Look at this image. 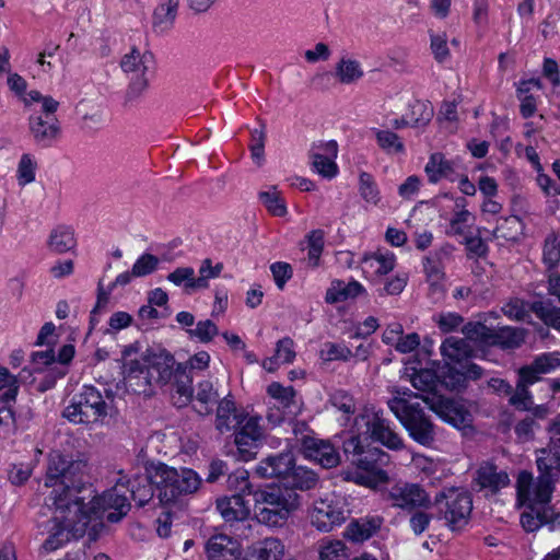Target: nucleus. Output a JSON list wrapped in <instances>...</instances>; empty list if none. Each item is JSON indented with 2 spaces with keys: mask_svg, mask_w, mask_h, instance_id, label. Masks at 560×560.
Here are the masks:
<instances>
[{
  "mask_svg": "<svg viewBox=\"0 0 560 560\" xmlns=\"http://www.w3.org/2000/svg\"><path fill=\"white\" fill-rule=\"evenodd\" d=\"M88 464L72 459L59 452H51L45 475V487L52 488L45 503L52 512L47 523L48 537L42 548L51 552L72 538L82 537L93 518L108 512L112 523L120 521L129 511L130 503L126 497L125 483L117 482L101 495L84 483Z\"/></svg>",
  "mask_w": 560,
  "mask_h": 560,
  "instance_id": "nucleus-1",
  "label": "nucleus"
},
{
  "mask_svg": "<svg viewBox=\"0 0 560 560\" xmlns=\"http://www.w3.org/2000/svg\"><path fill=\"white\" fill-rule=\"evenodd\" d=\"M149 477L162 504L174 503L182 497L196 492L201 485L200 477L192 469H177L162 463L149 468Z\"/></svg>",
  "mask_w": 560,
  "mask_h": 560,
  "instance_id": "nucleus-2",
  "label": "nucleus"
},
{
  "mask_svg": "<svg viewBox=\"0 0 560 560\" xmlns=\"http://www.w3.org/2000/svg\"><path fill=\"white\" fill-rule=\"evenodd\" d=\"M298 494L288 488L268 487L254 494L256 520L269 527H281L298 509Z\"/></svg>",
  "mask_w": 560,
  "mask_h": 560,
  "instance_id": "nucleus-3",
  "label": "nucleus"
},
{
  "mask_svg": "<svg viewBox=\"0 0 560 560\" xmlns=\"http://www.w3.org/2000/svg\"><path fill=\"white\" fill-rule=\"evenodd\" d=\"M418 396L413 393H404L388 401V407L395 417L408 431L410 438L421 445H430L434 441L435 432L431 420L425 416L419 402L411 401Z\"/></svg>",
  "mask_w": 560,
  "mask_h": 560,
  "instance_id": "nucleus-4",
  "label": "nucleus"
},
{
  "mask_svg": "<svg viewBox=\"0 0 560 560\" xmlns=\"http://www.w3.org/2000/svg\"><path fill=\"white\" fill-rule=\"evenodd\" d=\"M109 406L102 393L94 386H83L81 392L75 394L62 416L70 422L77 424L102 423L108 415Z\"/></svg>",
  "mask_w": 560,
  "mask_h": 560,
  "instance_id": "nucleus-5",
  "label": "nucleus"
},
{
  "mask_svg": "<svg viewBox=\"0 0 560 560\" xmlns=\"http://www.w3.org/2000/svg\"><path fill=\"white\" fill-rule=\"evenodd\" d=\"M355 434L369 441L378 442L385 447L394 451L404 447L402 439L390 427L389 420L374 408H365L357 416L353 424Z\"/></svg>",
  "mask_w": 560,
  "mask_h": 560,
  "instance_id": "nucleus-6",
  "label": "nucleus"
},
{
  "mask_svg": "<svg viewBox=\"0 0 560 560\" xmlns=\"http://www.w3.org/2000/svg\"><path fill=\"white\" fill-rule=\"evenodd\" d=\"M122 375L126 388L135 394L150 395L154 385V375L150 371L144 353L138 355L137 345L124 348Z\"/></svg>",
  "mask_w": 560,
  "mask_h": 560,
  "instance_id": "nucleus-7",
  "label": "nucleus"
},
{
  "mask_svg": "<svg viewBox=\"0 0 560 560\" xmlns=\"http://www.w3.org/2000/svg\"><path fill=\"white\" fill-rule=\"evenodd\" d=\"M366 440L354 434L343 442V451L347 455H352V462L362 470L373 472L377 480H387V475L380 466L385 465L388 455L378 447H372L366 444Z\"/></svg>",
  "mask_w": 560,
  "mask_h": 560,
  "instance_id": "nucleus-8",
  "label": "nucleus"
},
{
  "mask_svg": "<svg viewBox=\"0 0 560 560\" xmlns=\"http://www.w3.org/2000/svg\"><path fill=\"white\" fill-rule=\"evenodd\" d=\"M555 482L548 476L534 478L532 472L521 471L516 481L517 500L521 505L535 510L536 506L546 508L551 499Z\"/></svg>",
  "mask_w": 560,
  "mask_h": 560,
  "instance_id": "nucleus-9",
  "label": "nucleus"
},
{
  "mask_svg": "<svg viewBox=\"0 0 560 560\" xmlns=\"http://www.w3.org/2000/svg\"><path fill=\"white\" fill-rule=\"evenodd\" d=\"M151 61V55L142 54L137 48L122 56L120 68L129 79L126 94L128 102L140 97L149 88L148 72Z\"/></svg>",
  "mask_w": 560,
  "mask_h": 560,
  "instance_id": "nucleus-10",
  "label": "nucleus"
},
{
  "mask_svg": "<svg viewBox=\"0 0 560 560\" xmlns=\"http://www.w3.org/2000/svg\"><path fill=\"white\" fill-rule=\"evenodd\" d=\"M267 393L272 399L266 413V419L271 425H279L300 413L301 406L295 400V390L292 386L285 387L273 382L267 387Z\"/></svg>",
  "mask_w": 560,
  "mask_h": 560,
  "instance_id": "nucleus-11",
  "label": "nucleus"
},
{
  "mask_svg": "<svg viewBox=\"0 0 560 560\" xmlns=\"http://www.w3.org/2000/svg\"><path fill=\"white\" fill-rule=\"evenodd\" d=\"M435 503L452 529L465 525L472 510L470 494L460 489H448L440 493Z\"/></svg>",
  "mask_w": 560,
  "mask_h": 560,
  "instance_id": "nucleus-12",
  "label": "nucleus"
},
{
  "mask_svg": "<svg viewBox=\"0 0 560 560\" xmlns=\"http://www.w3.org/2000/svg\"><path fill=\"white\" fill-rule=\"evenodd\" d=\"M346 501L340 497H327L316 500L310 512L311 523L319 532L328 533L340 526L349 516Z\"/></svg>",
  "mask_w": 560,
  "mask_h": 560,
  "instance_id": "nucleus-13",
  "label": "nucleus"
},
{
  "mask_svg": "<svg viewBox=\"0 0 560 560\" xmlns=\"http://www.w3.org/2000/svg\"><path fill=\"white\" fill-rule=\"evenodd\" d=\"M420 398L441 420L454 428L465 429L471 425L472 416L460 401L441 394L421 395Z\"/></svg>",
  "mask_w": 560,
  "mask_h": 560,
  "instance_id": "nucleus-14",
  "label": "nucleus"
},
{
  "mask_svg": "<svg viewBox=\"0 0 560 560\" xmlns=\"http://www.w3.org/2000/svg\"><path fill=\"white\" fill-rule=\"evenodd\" d=\"M383 499L396 509L411 511L427 508L430 498L425 490L418 483L398 481L383 492Z\"/></svg>",
  "mask_w": 560,
  "mask_h": 560,
  "instance_id": "nucleus-15",
  "label": "nucleus"
},
{
  "mask_svg": "<svg viewBox=\"0 0 560 560\" xmlns=\"http://www.w3.org/2000/svg\"><path fill=\"white\" fill-rule=\"evenodd\" d=\"M303 455L324 468L336 467L340 462L337 448L327 440L306 434L300 439Z\"/></svg>",
  "mask_w": 560,
  "mask_h": 560,
  "instance_id": "nucleus-16",
  "label": "nucleus"
},
{
  "mask_svg": "<svg viewBox=\"0 0 560 560\" xmlns=\"http://www.w3.org/2000/svg\"><path fill=\"white\" fill-rule=\"evenodd\" d=\"M28 129L33 140L40 147H51L60 136V124L56 116L44 117L33 113L28 118Z\"/></svg>",
  "mask_w": 560,
  "mask_h": 560,
  "instance_id": "nucleus-17",
  "label": "nucleus"
},
{
  "mask_svg": "<svg viewBox=\"0 0 560 560\" xmlns=\"http://www.w3.org/2000/svg\"><path fill=\"white\" fill-rule=\"evenodd\" d=\"M396 256L389 250L377 249L366 253L361 258V268L365 278L371 281H378L394 270Z\"/></svg>",
  "mask_w": 560,
  "mask_h": 560,
  "instance_id": "nucleus-18",
  "label": "nucleus"
},
{
  "mask_svg": "<svg viewBox=\"0 0 560 560\" xmlns=\"http://www.w3.org/2000/svg\"><path fill=\"white\" fill-rule=\"evenodd\" d=\"M560 368V353L548 352L535 358V360L520 369L518 375L527 383H536L541 374H547Z\"/></svg>",
  "mask_w": 560,
  "mask_h": 560,
  "instance_id": "nucleus-19",
  "label": "nucleus"
},
{
  "mask_svg": "<svg viewBox=\"0 0 560 560\" xmlns=\"http://www.w3.org/2000/svg\"><path fill=\"white\" fill-rule=\"evenodd\" d=\"M293 465L291 453H280L268 456L256 467V474L262 478H282L284 481Z\"/></svg>",
  "mask_w": 560,
  "mask_h": 560,
  "instance_id": "nucleus-20",
  "label": "nucleus"
},
{
  "mask_svg": "<svg viewBox=\"0 0 560 560\" xmlns=\"http://www.w3.org/2000/svg\"><path fill=\"white\" fill-rule=\"evenodd\" d=\"M217 509L225 522L244 521L250 513L249 502L242 494L218 499Z\"/></svg>",
  "mask_w": 560,
  "mask_h": 560,
  "instance_id": "nucleus-21",
  "label": "nucleus"
},
{
  "mask_svg": "<svg viewBox=\"0 0 560 560\" xmlns=\"http://www.w3.org/2000/svg\"><path fill=\"white\" fill-rule=\"evenodd\" d=\"M384 520L381 516H366L349 523L343 537L353 542H362L371 538L381 528Z\"/></svg>",
  "mask_w": 560,
  "mask_h": 560,
  "instance_id": "nucleus-22",
  "label": "nucleus"
},
{
  "mask_svg": "<svg viewBox=\"0 0 560 560\" xmlns=\"http://www.w3.org/2000/svg\"><path fill=\"white\" fill-rule=\"evenodd\" d=\"M145 361L150 371L153 372L154 375V384H166L173 375H175V359L174 357L166 352L161 351L159 353L145 354Z\"/></svg>",
  "mask_w": 560,
  "mask_h": 560,
  "instance_id": "nucleus-23",
  "label": "nucleus"
},
{
  "mask_svg": "<svg viewBox=\"0 0 560 560\" xmlns=\"http://www.w3.org/2000/svg\"><path fill=\"white\" fill-rule=\"evenodd\" d=\"M206 549L210 560H236L240 555L237 541L224 534L212 536Z\"/></svg>",
  "mask_w": 560,
  "mask_h": 560,
  "instance_id": "nucleus-24",
  "label": "nucleus"
},
{
  "mask_svg": "<svg viewBox=\"0 0 560 560\" xmlns=\"http://www.w3.org/2000/svg\"><path fill=\"white\" fill-rule=\"evenodd\" d=\"M285 546L275 537H268L252 545L247 560H282Z\"/></svg>",
  "mask_w": 560,
  "mask_h": 560,
  "instance_id": "nucleus-25",
  "label": "nucleus"
},
{
  "mask_svg": "<svg viewBox=\"0 0 560 560\" xmlns=\"http://www.w3.org/2000/svg\"><path fill=\"white\" fill-rule=\"evenodd\" d=\"M363 292V285L355 280L350 282L335 280L326 291L325 301L329 304L343 302L349 299H354Z\"/></svg>",
  "mask_w": 560,
  "mask_h": 560,
  "instance_id": "nucleus-26",
  "label": "nucleus"
},
{
  "mask_svg": "<svg viewBox=\"0 0 560 560\" xmlns=\"http://www.w3.org/2000/svg\"><path fill=\"white\" fill-rule=\"evenodd\" d=\"M295 355L293 340L289 337H284L277 342L275 354L270 358H266L261 365L267 372L272 373L277 371L281 364L292 363Z\"/></svg>",
  "mask_w": 560,
  "mask_h": 560,
  "instance_id": "nucleus-27",
  "label": "nucleus"
},
{
  "mask_svg": "<svg viewBox=\"0 0 560 560\" xmlns=\"http://www.w3.org/2000/svg\"><path fill=\"white\" fill-rule=\"evenodd\" d=\"M47 246L55 254H65L72 250L77 246L73 229L68 225L56 226L48 236Z\"/></svg>",
  "mask_w": 560,
  "mask_h": 560,
  "instance_id": "nucleus-28",
  "label": "nucleus"
},
{
  "mask_svg": "<svg viewBox=\"0 0 560 560\" xmlns=\"http://www.w3.org/2000/svg\"><path fill=\"white\" fill-rule=\"evenodd\" d=\"M335 77L341 84L349 85L361 80L364 77V70L359 60L345 55L336 63Z\"/></svg>",
  "mask_w": 560,
  "mask_h": 560,
  "instance_id": "nucleus-29",
  "label": "nucleus"
},
{
  "mask_svg": "<svg viewBox=\"0 0 560 560\" xmlns=\"http://www.w3.org/2000/svg\"><path fill=\"white\" fill-rule=\"evenodd\" d=\"M241 423L235 402L229 396L219 401L215 416V429L220 433L230 432Z\"/></svg>",
  "mask_w": 560,
  "mask_h": 560,
  "instance_id": "nucleus-30",
  "label": "nucleus"
},
{
  "mask_svg": "<svg viewBox=\"0 0 560 560\" xmlns=\"http://www.w3.org/2000/svg\"><path fill=\"white\" fill-rule=\"evenodd\" d=\"M424 172L431 183H438L443 178L453 179L455 168L454 163L442 153H433L424 167Z\"/></svg>",
  "mask_w": 560,
  "mask_h": 560,
  "instance_id": "nucleus-31",
  "label": "nucleus"
},
{
  "mask_svg": "<svg viewBox=\"0 0 560 560\" xmlns=\"http://www.w3.org/2000/svg\"><path fill=\"white\" fill-rule=\"evenodd\" d=\"M174 377V402L178 407L186 406L192 398V378L183 364H177Z\"/></svg>",
  "mask_w": 560,
  "mask_h": 560,
  "instance_id": "nucleus-32",
  "label": "nucleus"
},
{
  "mask_svg": "<svg viewBox=\"0 0 560 560\" xmlns=\"http://www.w3.org/2000/svg\"><path fill=\"white\" fill-rule=\"evenodd\" d=\"M557 448H541L536 458L539 476H548L552 482H556L560 471V453Z\"/></svg>",
  "mask_w": 560,
  "mask_h": 560,
  "instance_id": "nucleus-33",
  "label": "nucleus"
},
{
  "mask_svg": "<svg viewBox=\"0 0 560 560\" xmlns=\"http://www.w3.org/2000/svg\"><path fill=\"white\" fill-rule=\"evenodd\" d=\"M466 199L460 197L454 202V214L450 219L446 233L448 235H465L472 222L471 213L465 209Z\"/></svg>",
  "mask_w": 560,
  "mask_h": 560,
  "instance_id": "nucleus-34",
  "label": "nucleus"
},
{
  "mask_svg": "<svg viewBox=\"0 0 560 560\" xmlns=\"http://www.w3.org/2000/svg\"><path fill=\"white\" fill-rule=\"evenodd\" d=\"M410 382L416 389L425 393L424 395L440 394V377L432 369H413L410 374Z\"/></svg>",
  "mask_w": 560,
  "mask_h": 560,
  "instance_id": "nucleus-35",
  "label": "nucleus"
},
{
  "mask_svg": "<svg viewBox=\"0 0 560 560\" xmlns=\"http://www.w3.org/2000/svg\"><path fill=\"white\" fill-rule=\"evenodd\" d=\"M317 481V475L313 470L303 466L295 467L293 464L284 480V485L287 486L285 488L291 487L301 490H308L314 488Z\"/></svg>",
  "mask_w": 560,
  "mask_h": 560,
  "instance_id": "nucleus-36",
  "label": "nucleus"
},
{
  "mask_svg": "<svg viewBox=\"0 0 560 560\" xmlns=\"http://www.w3.org/2000/svg\"><path fill=\"white\" fill-rule=\"evenodd\" d=\"M524 340L525 334L523 329L508 326L492 329V346L513 349L520 347Z\"/></svg>",
  "mask_w": 560,
  "mask_h": 560,
  "instance_id": "nucleus-37",
  "label": "nucleus"
},
{
  "mask_svg": "<svg viewBox=\"0 0 560 560\" xmlns=\"http://www.w3.org/2000/svg\"><path fill=\"white\" fill-rule=\"evenodd\" d=\"M318 560H348L349 549L339 539L323 538L317 545Z\"/></svg>",
  "mask_w": 560,
  "mask_h": 560,
  "instance_id": "nucleus-38",
  "label": "nucleus"
},
{
  "mask_svg": "<svg viewBox=\"0 0 560 560\" xmlns=\"http://www.w3.org/2000/svg\"><path fill=\"white\" fill-rule=\"evenodd\" d=\"M440 351L445 360L460 362L469 357L471 348L465 339L448 337L442 342Z\"/></svg>",
  "mask_w": 560,
  "mask_h": 560,
  "instance_id": "nucleus-39",
  "label": "nucleus"
},
{
  "mask_svg": "<svg viewBox=\"0 0 560 560\" xmlns=\"http://www.w3.org/2000/svg\"><path fill=\"white\" fill-rule=\"evenodd\" d=\"M127 490L131 494V499L139 505L143 506L153 497V483L149 475L147 477H137L133 480H127Z\"/></svg>",
  "mask_w": 560,
  "mask_h": 560,
  "instance_id": "nucleus-40",
  "label": "nucleus"
},
{
  "mask_svg": "<svg viewBox=\"0 0 560 560\" xmlns=\"http://www.w3.org/2000/svg\"><path fill=\"white\" fill-rule=\"evenodd\" d=\"M219 394L214 389L212 382L206 380L198 384L195 409L200 415H208L212 410V406L218 402Z\"/></svg>",
  "mask_w": 560,
  "mask_h": 560,
  "instance_id": "nucleus-41",
  "label": "nucleus"
},
{
  "mask_svg": "<svg viewBox=\"0 0 560 560\" xmlns=\"http://www.w3.org/2000/svg\"><path fill=\"white\" fill-rule=\"evenodd\" d=\"M23 103L26 107L39 105L40 110L36 112L44 117L56 116L55 113L59 107V102L49 95H43L39 91L32 90L23 96Z\"/></svg>",
  "mask_w": 560,
  "mask_h": 560,
  "instance_id": "nucleus-42",
  "label": "nucleus"
},
{
  "mask_svg": "<svg viewBox=\"0 0 560 560\" xmlns=\"http://www.w3.org/2000/svg\"><path fill=\"white\" fill-rule=\"evenodd\" d=\"M178 4L179 0H165L163 3H161L154 10V27L159 28L162 32L171 28L177 14Z\"/></svg>",
  "mask_w": 560,
  "mask_h": 560,
  "instance_id": "nucleus-43",
  "label": "nucleus"
},
{
  "mask_svg": "<svg viewBox=\"0 0 560 560\" xmlns=\"http://www.w3.org/2000/svg\"><path fill=\"white\" fill-rule=\"evenodd\" d=\"M133 277L135 276H133V271L132 270L131 271L121 272L108 285L107 290L104 289L102 282H98V285H97V301H96V305L93 308L92 313L95 314L98 310L104 308L107 305L108 301H109V295L113 292V290L117 285H121V287L127 285L128 283L131 282Z\"/></svg>",
  "mask_w": 560,
  "mask_h": 560,
  "instance_id": "nucleus-44",
  "label": "nucleus"
},
{
  "mask_svg": "<svg viewBox=\"0 0 560 560\" xmlns=\"http://www.w3.org/2000/svg\"><path fill=\"white\" fill-rule=\"evenodd\" d=\"M359 192L362 199L372 206L381 202V191L373 176L366 172H362L359 176Z\"/></svg>",
  "mask_w": 560,
  "mask_h": 560,
  "instance_id": "nucleus-45",
  "label": "nucleus"
},
{
  "mask_svg": "<svg viewBox=\"0 0 560 560\" xmlns=\"http://www.w3.org/2000/svg\"><path fill=\"white\" fill-rule=\"evenodd\" d=\"M259 200L275 217H284L288 212L285 201L276 187H271L267 191H260Z\"/></svg>",
  "mask_w": 560,
  "mask_h": 560,
  "instance_id": "nucleus-46",
  "label": "nucleus"
},
{
  "mask_svg": "<svg viewBox=\"0 0 560 560\" xmlns=\"http://www.w3.org/2000/svg\"><path fill=\"white\" fill-rule=\"evenodd\" d=\"M537 317H539L546 325L560 331V307L551 304L550 302L539 301L533 306Z\"/></svg>",
  "mask_w": 560,
  "mask_h": 560,
  "instance_id": "nucleus-47",
  "label": "nucleus"
},
{
  "mask_svg": "<svg viewBox=\"0 0 560 560\" xmlns=\"http://www.w3.org/2000/svg\"><path fill=\"white\" fill-rule=\"evenodd\" d=\"M375 137L378 147L388 154L405 153V145L401 139L390 130H376Z\"/></svg>",
  "mask_w": 560,
  "mask_h": 560,
  "instance_id": "nucleus-48",
  "label": "nucleus"
},
{
  "mask_svg": "<svg viewBox=\"0 0 560 560\" xmlns=\"http://www.w3.org/2000/svg\"><path fill=\"white\" fill-rule=\"evenodd\" d=\"M190 339H195L201 343H209L219 334L218 326L211 319L199 320L195 327L187 328Z\"/></svg>",
  "mask_w": 560,
  "mask_h": 560,
  "instance_id": "nucleus-49",
  "label": "nucleus"
},
{
  "mask_svg": "<svg viewBox=\"0 0 560 560\" xmlns=\"http://www.w3.org/2000/svg\"><path fill=\"white\" fill-rule=\"evenodd\" d=\"M542 261L549 269L555 268L560 261V241L553 231L545 238Z\"/></svg>",
  "mask_w": 560,
  "mask_h": 560,
  "instance_id": "nucleus-50",
  "label": "nucleus"
},
{
  "mask_svg": "<svg viewBox=\"0 0 560 560\" xmlns=\"http://www.w3.org/2000/svg\"><path fill=\"white\" fill-rule=\"evenodd\" d=\"M439 377V388L444 387L448 390H459L460 388L465 387L466 384V376L464 373L454 368H451L450 365L442 368Z\"/></svg>",
  "mask_w": 560,
  "mask_h": 560,
  "instance_id": "nucleus-51",
  "label": "nucleus"
},
{
  "mask_svg": "<svg viewBox=\"0 0 560 560\" xmlns=\"http://www.w3.org/2000/svg\"><path fill=\"white\" fill-rule=\"evenodd\" d=\"M222 269V264H217L213 266L211 259L207 258L202 260L198 270L199 276L196 278L195 282H191V284L197 287V290L207 289L209 287V280L218 278Z\"/></svg>",
  "mask_w": 560,
  "mask_h": 560,
  "instance_id": "nucleus-52",
  "label": "nucleus"
},
{
  "mask_svg": "<svg viewBox=\"0 0 560 560\" xmlns=\"http://www.w3.org/2000/svg\"><path fill=\"white\" fill-rule=\"evenodd\" d=\"M166 279L177 287L184 285L188 293L197 290V287L191 284L196 281L195 269L191 267H178L170 272Z\"/></svg>",
  "mask_w": 560,
  "mask_h": 560,
  "instance_id": "nucleus-53",
  "label": "nucleus"
},
{
  "mask_svg": "<svg viewBox=\"0 0 560 560\" xmlns=\"http://www.w3.org/2000/svg\"><path fill=\"white\" fill-rule=\"evenodd\" d=\"M5 389V393L0 396L2 400L15 401L19 392V378L10 373V371L0 365V390Z\"/></svg>",
  "mask_w": 560,
  "mask_h": 560,
  "instance_id": "nucleus-54",
  "label": "nucleus"
},
{
  "mask_svg": "<svg viewBox=\"0 0 560 560\" xmlns=\"http://www.w3.org/2000/svg\"><path fill=\"white\" fill-rule=\"evenodd\" d=\"M549 521L546 508L536 506L529 512H524L521 515V524L526 532H535L541 527L542 524Z\"/></svg>",
  "mask_w": 560,
  "mask_h": 560,
  "instance_id": "nucleus-55",
  "label": "nucleus"
},
{
  "mask_svg": "<svg viewBox=\"0 0 560 560\" xmlns=\"http://www.w3.org/2000/svg\"><path fill=\"white\" fill-rule=\"evenodd\" d=\"M9 402L0 398V439H7L15 432V416Z\"/></svg>",
  "mask_w": 560,
  "mask_h": 560,
  "instance_id": "nucleus-56",
  "label": "nucleus"
},
{
  "mask_svg": "<svg viewBox=\"0 0 560 560\" xmlns=\"http://www.w3.org/2000/svg\"><path fill=\"white\" fill-rule=\"evenodd\" d=\"M532 384L533 383H527L520 377L515 393L512 392L510 395V404L521 410H530L533 407V400L527 386Z\"/></svg>",
  "mask_w": 560,
  "mask_h": 560,
  "instance_id": "nucleus-57",
  "label": "nucleus"
},
{
  "mask_svg": "<svg viewBox=\"0 0 560 560\" xmlns=\"http://www.w3.org/2000/svg\"><path fill=\"white\" fill-rule=\"evenodd\" d=\"M319 355L325 361L343 360L352 357L351 350L343 343L326 342L320 349Z\"/></svg>",
  "mask_w": 560,
  "mask_h": 560,
  "instance_id": "nucleus-58",
  "label": "nucleus"
},
{
  "mask_svg": "<svg viewBox=\"0 0 560 560\" xmlns=\"http://www.w3.org/2000/svg\"><path fill=\"white\" fill-rule=\"evenodd\" d=\"M430 48L434 59L443 63L450 58V49L447 47V36L445 33L430 34Z\"/></svg>",
  "mask_w": 560,
  "mask_h": 560,
  "instance_id": "nucleus-59",
  "label": "nucleus"
},
{
  "mask_svg": "<svg viewBox=\"0 0 560 560\" xmlns=\"http://www.w3.org/2000/svg\"><path fill=\"white\" fill-rule=\"evenodd\" d=\"M313 170L320 176L331 179L338 174L336 159H322L319 154L311 156Z\"/></svg>",
  "mask_w": 560,
  "mask_h": 560,
  "instance_id": "nucleus-60",
  "label": "nucleus"
},
{
  "mask_svg": "<svg viewBox=\"0 0 560 560\" xmlns=\"http://www.w3.org/2000/svg\"><path fill=\"white\" fill-rule=\"evenodd\" d=\"M434 322L436 323L439 329L442 332L448 334L462 327L464 324V318L462 315L457 313L447 312L441 313L438 316H435Z\"/></svg>",
  "mask_w": 560,
  "mask_h": 560,
  "instance_id": "nucleus-61",
  "label": "nucleus"
},
{
  "mask_svg": "<svg viewBox=\"0 0 560 560\" xmlns=\"http://www.w3.org/2000/svg\"><path fill=\"white\" fill-rule=\"evenodd\" d=\"M36 162L30 154H23L18 166L19 184L25 186L35 179Z\"/></svg>",
  "mask_w": 560,
  "mask_h": 560,
  "instance_id": "nucleus-62",
  "label": "nucleus"
},
{
  "mask_svg": "<svg viewBox=\"0 0 560 560\" xmlns=\"http://www.w3.org/2000/svg\"><path fill=\"white\" fill-rule=\"evenodd\" d=\"M258 442V440L238 432L235 434V444L242 460L248 462L255 457Z\"/></svg>",
  "mask_w": 560,
  "mask_h": 560,
  "instance_id": "nucleus-63",
  "label": "nucleus"
},
{
  "mask_svg": "<svg viewBox=\"0 0 560 560\" xmlns=\"http://www.w3.org/2000/svg\"><path fill=\"white\" fill-rule=\"evenodd\" d=\"M159 258L152 254H142L133 264L132 271L135 277H144L156 270Z\"/></svg>",
  "mask_w": 560,
  "mask_h": 560,
  "instance_id": "nucleus-64",
  "label": "nucleus"
}]
</instances>
